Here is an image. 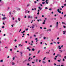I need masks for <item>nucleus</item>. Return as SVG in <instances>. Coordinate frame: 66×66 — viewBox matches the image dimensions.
<instances>
[{"label": "nucleus", "mask_w": 66, "mask_h": 66, "mask_svg": "<svg viewBox=\"0 0 66 66\" xmlns=\"http://www.w3.org/2000/svg\"><path fill=\"white\" fill-rule=\"evenodd\" d=\"M13 60H15V57H14L13 59Z\"/></svg>", "instance_id": "20"}, {"label": "nucleus", "mask_w": 66, "mask_h": 66, "mask_svg": "<svg viewBox=\"0 0 66 66\" xmlns=\"http://www.w3.org/2000/svg\"><path fill=\"white\" fill-rule=\"evenodd\" d=\"M28 29L27 28L26 29V31H28Z\"/></svg>", "instance_id": "40"}, {"label": "nucleus", "mask_w": 66, "mask_h": 66, "mask_svg": "<svg viewBox=\"0 0 66 66\" xmlns=\"http://www.w3.org/2000/svg\"><path fill=\"white\" fill-rule=\"evenodd\" d=\"M39 63H40L41 62V60H39Z\"/></svg>", "instance_id": "36"}, {"label": "nucleus", "mask_w": 66, "mask_h": 66, "mask_svg": "<svg viewBox=\"0 0 66 66\" xmlns=\"http://www.w3.org/2000/svg\"><path fill=\"white\" fill-rule=\"evenodd\" d=\"M66 14L64 15V17H66Z\"/></svg>", "instance_id": "29"}, {"label": "nucleus", "mask_w": 66, "mask_h": 66, "mask_svg": "<svg viewBox=\"0 0 66 66\" xmlns=\"http://www.w3.org/2000/svg\"><path fill=\"white\" fill-rule=\"evenodd\" d=\"M17 11H20V8H18L17 9Z\"/></svg>", "instance_id": "14"}, {"label": "nucleus", "mask_w": 66, "mask_h": 66, "mask_svg": "<svg viewBox=\"0 0 66 66\" xmlns=\"http://www.w3.org/2000/svg\"><path fill=\"white\" fill-rule=\"evenodd\" d=\"M57 39H59V37H57Z\"/></svg>", "instance_id": "61"}, {"label": "nucleus", "mask_w": 66, "mask_h": 66, "mask_svg": "<svg viewBox=\"0 0 66 66\" xmlns=\"http://www.w3.org/2000/svg\"><path fill=\"white\" fill-rule=\"evenodd\" d=\"M10 57V56H8L7 57V58H9Z\"/></svg>", "instance_id": "37"}, {"label": "nucleus", "mask_w": 66, "mask_h": 66, "mask_svg": "<svg viewBox=\"0 0 66 66\" xmlns=\"http://www.w3.org/2000/svg\"><path fill=\"white\" fill-rule=\"evenodd\" d=\"M34 26H32V28L33 29V28H34Z\"/></svg>", "instance_id": "32"}, {"label": "nucleus", "mask_w": 66, "mask_h": 66, "mask_svg": "<svg viewBox=\"0 0 66 66\" xmlns=\"http://www.w3.org/2000/svg\"><path fill=\"white\" fill-rule=\"evenodd\" d=\"M18 20L19 21H20V18H18Z\"/></svg>", "instance_id": "17"}, {"label": "nucleus", "mask_w": 66, "mask_h": 66, "mask_svg": "<svg viewBox=\"0 0 66 66\" xmlns=\"http://www.w3.org/2000/svg\"><path fill=\"white\" fill-rule=\"evenodd\" d=\"M57 44H60V42H57Z\"/></svg>", "instance_id": "38"}, {"label": "nucleus", "mask_w": 66, "mask_h": 66, "mask_svg": "<svg viewBox=\"0 0 66 66\" xmlns=\"http://www.w3.org/2000/svg\"><path fill=\"white\" fill-rule=\"evenodd\" d=\"M5 19H6V17H4L2 18V19H3V20H5Z\"/></svg>", "instance_id": "13"}, {"label": "nucleus", "mask_w": 66, "mask_h": 66, "mask_svg": "<svg viewBox=\"0 0 66 66\" xmlns=\"http://www.w3.org/2000/svg\"><path fill=\"white\" fill-rule=\"evenodd\" d=\"M29 56H31V54H29Z\"/></svg>", "instance_id": "27"}, {"label": "nucleus", "mask_w": 66, "mask_h": 66, "mask_svg": "<svg viewBox=\"0 0 66 66\" xmlns=\"http://www.w3.org/2000/svg\"><path fill=\"white\" fill-rule=\"evenodd\" d=\"M12 65H15V63L12 62Z\"/></svg>", "instance_id": "15"}, {"label": "nucleus", "mask_w": 66, "mask_h": 66, "mask_svg": "<svg viewBox=\"0 0 66 66\" xmlns=\"http://www.w3.org/2000/svg\"><path fill=\"white\" fill-rule=\"evenodd\" d=\"M30 58H31V57H29L28 59V60H29L30 59Z\"/></svg>", "instance_id": "47"}, {"label": "nucleus", "mask_w": 66, "mask_h": 66, "mask_svg": "<svg viewBox=\"0 0 66 66\" xmlns=\"http://www.w3.org/2000/svg\"><path fill=\"white\" fill-rule=\"evenodd\" d=\"M50 31V32H51V29H48L47 30V32H48V31Z\"/></svg>", "instance_id": "4"}, {"label": "nucleus", "mask_w": 66, "mask_h": 66, "mask_svg": "<svg viewBox=\"0 0 66 66\" xmlns=\"http://www.w3.org/2000/svg\"><path fill=\"white\" fill-rule=\"evenodd\" d=\"M55 55V53H54L53 54V55Z\"/></svg>", "instance_id": "31"}, {"label": "nucleus", "mask_w": 66, "mask_h": 66, "mask_svg": "<svg viewBox=\"0 0 66 66\" xmlns=\"http://www.w3.org/2000/svg\"><path fill=\"white\" fill-rule=\"evenodd\" d=\"M38 61V59H37L36 60V62H37V61Z\"/></svg>", "instance_id": "22"}, {"label": "nucleus", "mask_w": 66, "mask_h": 66, "mask_svg": "<svg viewBox=\"0 0 66 66\" xmlns=\"http://www.w3.org/2000/svg\"><path fill=\"white\" fill-rule=\"evenodd\" d=\"M42 17H44V16L43 15H42Z\"/></svg>", "instance_id": "48"}, {"label": "nucleus", "mask_w": 66, "mask_h": 66, "mask_svg": "<svg viewBox=\"0 0 66 66\" xmlns=\"http://www.w3.org/2000/svg\"><path fill=\"white\" fill-rule=\"evenodd\" d=\"M20 54L21 56H22V53L21 52H20Z\"/></svg>", "instance_id": "7"}, {"label": "nucleus", "mask_w": 66, "mask_h": 66, "mask_svg": "<svg viewBox=\"0 0 66 66\" xmlns=\"http://www.w3.org/2000/svg\"><path fill=\"white\" fill-rule=\"evenodd\" d=\"M63 34H65V32L64 31H63Z\"/></svg>", "instance_id": "23"}, {"label": "nucleus", "mask_w": 66, "mask_h": 66, "mask_svg": "<svg viewBox=\"0 0 66 66\" xmlns=\"http://www.w3.org/2000/svg\"><path fill=\"white\" fill-rule=\"evenodd\" d=\"M63 28H66V26H63Z\"/></svg>", "instance_id": "28"}, {"label": "nucleus", "mask_w": 66, "mask_h": 66, "mask_svg": "<svg viewBox=\"0 0 66 66\" xmlns=\"http://www.w3.org/2000/svg\"><path fill=\"white\" fill-rule=\"evenodd\" d=\"M44 39H46V37H44Z\"/></svg>", "instance_id": "26"}, {"label": "nucleus", "mask_w": 66, "mask_h": 66, "mask_svg": "<svg viewBox=\"0 0 66 66\" xmlns=\"http://www.w3.org/2000/svg\"><path fill=\"white\" fill-rule=\"evenodd\" d=\"M39 11H40L39 10H38V12H39Z\"/></svg>", "instance_id": "33"}, {"label": "nucleus", "mask_w": 66, "mask_h": 66, "mask_svg": "<svg viewBox=\"0 0 66 66\" xmlns=\"http://www.w3.org/2000/svg\"><path fill=\"white\" fill-rule=\"evenodd\" d=\"M0 62H3V60H1L0 61Z\"/></svg>", "instance_id": "24"}, {"label": "nucleus", "mask_w": 66, "mask_h": 66, "mask_svg": "<svg viewBox=\"0 0 66 66\" xmlns=\"http://www.w3.org/2000/svg\"><path fill=\"white\" fill-rule=\"evenodd\" d=\"M64 58L65 59H66V56L64 57Z\"/></svg>", "instance_id": "30"}, {"label": "nucleus", "mask_w": 66, "mask_h": 66, "mask_svg": "<svg viewBox=\"0 0 66 66\" xmlns=\"http://www.w3.org/2000/svg\"><path fill=\"white\" fill-rule=\"evenodd\" d=\"M27 65H28V66H29V63H28L27 64Z\"/></svg>", "instance_id": "62"}, {"label": "nucleus", "mask_w": 66, "mask_h": 66, "mask_svg": "<svg viewBox=\"0 0 66 66\" xmlns=\"http://www.w3.org/2000/svg\"><path fill=\"white\" fill-rule=\"evenodd\" d=\"M38 8L39 9V10H42V8H41L40 7H38Z\"/></svg>", "instance_id": "5"}, {"label": "nucleus", "mask_w": 66, "mask_h": 66, "mask_svg": "<svg viewBox=\"0 0 66 66\" xmlns=\"http://www.w3.org/2000/svg\"><path fill=\"white\" fill-rule=\"evenodd\" d=\"M63 45H62L61 46V48H63Z\"/></svg>", "instance_id": "45"}, {"label": "nucleus", "mask_w": 66, "mask_h": 66, "mask_svg": "<svg viewBox=\"0 0 66 66\" xmlns=\"http://www.w3.org/2000/svg\"><path fill=\"white\" fill-rule=\"evenodd\" d=\"M35 57V56H33V58H34Z\"/></svg>", "instance_id": "63"}, {"label": "nucleus", "mask_w": 66, "mask_h": 66, "mask_svg": "<svg viewBox=\"0 0 66 66\" xmlns=\"http://www.w3.org/2000/svg\"><path fill=\"white\" fill-rule=\"evenodd\" d=\"M11 27H14V26H13V25H11Z\"/></svg>", "instance_id": "44"}, {"label": "nucleus", "mask_w": 66, "mask_h": 66, "mask_svg": "<svg viewBox=\"0 0 66 66\" xmlns=\"http://www.w3.org/2000/svg\"><path fill=\"white\" fill-rule=\"evenodd\" d=\"M38 40H36V42H38Z\"/></svg>", "instance_id": "54"}, {"label": "nucleus", "mask_w": 66, "mask_h": 66, "mask_svg": "<svg viewBox=\"0 0 66 66\" xmlns=\"http://www.w3.org/2000/svg\"><path fill=\"white\" fill-rule=\"evenodd\" d=\"M40 5L41 6H43V5H42V4H40Z\"/></svg>", "instance_id": "52"}, {"label": "nucleus", "mask_w": 66, "mask_h": 66, "mask_svg": "<svg viewBox=\"0 0 66 66\" xmlns=\"http://www.w3.org/2000/svg\"><path fill=\"white\" fill-rule=\"evenodd\" d=\"M58 62H61V60H57Z\"/></svg>", "instance_id": "25"}, {"label": "nucleus", "mask_w": 66, "mask_h": 66, "mask_svg": "<svg viewBox=\"0 0 66 66\" xmlns=\"http://www.w3.org/2000/svg\"><path fill=\"white\" fill-rule=\"evenodd\" d=\"M33 17H32V16H30V15H29L28 16V18H32Z\"/></svg>", "instance_id": "3"}, {"label": "nucleus", "mask_w": 66, "mask_h": 66, "mask_svg": "<svg viewBox=\"0 0 66 66\" xmlns=\"http://www.w3.org/2000/svg\"><path fill=\"white\" fill-rule=\"evenodd\" d=\"M63 61H65V59H63Z\"/></svg>", "instance_id": "56"}, {"label": "nucleus", "mask_w": 66, "mask_h": 66, "mask_svg": "<svg viewBox=\"0 0 66 66\" xmlns=\"http://www.w3.org/2000/svg\"><path fill=\"white\" fill-rule=\"evenodd\" d=\"M42 63H43V64H45V63H46V62L44 61H42Z\"/></svg>", "instance_id": "16"}, {"label": "nucleus", "mask_w": 66, "mask_h": 66, "mask_svg": "<svg viewBox=\"0 0 66 66\" xmlns=\"http://www.w3.org/2000/svg\"><path fill=\"white\" fill-rule=\"evenodd\" d=\"M3 24H4V25H5V24H4V22H3Z\"/></svg>", "instance_id": "50"}, {"label": "nucleus", "mask_w": 66, "mask_h": 66, "mask_svg": "<svg viewBox=\"0 0 66 66\" xmlns=\"http://www.w3.org/2000/svg\"><path fill=\"white\" fill-rule=\"evenodd\" d=\"M4 36H5V34H4L3 35Z\"/></svg>", "instance_id": "57"}, {"label": "nucleus", "mask_w": 66, "mask_h": 66, "mask_svg": "<svg viewBox=\"0 0 66 66\" xmlns=\"http://www.w3.org/2000/svg\"><path fill=\"white\" fill-rule=\"evenodd\" d=\"M40 52V50L38 51V52L37 53V54H38L39 52Z\"/></svg>", "instance_id": "9"}, {"label": "nucleus", "mask_w": 66, "mask_h": 66, "mask_svg": "<svg viewBox=\"0 0 66 66\" xmlns=\"http://www.w3.org/2000/svg\"><path fill=\"white\" fill-rule=\"evenodd\" d=\"M32 38V36H30V38L31 39V38Z\"/></svg>", "instance_id": "43"}, {"label": "nucleus", "mask_w": 66, "mask_h": 66, "mask_svg": "<svg viewBox=\"0 0 66 66\" xmlns=\"http://www.w3.org/2000/svg\"><path fill=\"white\" fill-rule=\"evenodd\" d=\"M43 24H45V22H43Z\"/></svg>", "instance_id": "53"}, {"label": "nucleus", "mask_w": 66, "mask_h": 66, "mask_svg": "<svg viewBox=\"0 0 66 66\" xmlns=\"http://www.w3.org/2000/svg\"><path fill=\"white\" fill-rule=\"evenodd\" d=\"M37 21H38V22H39V21H42V20L41 19H39V20H37Z\"/></svg>", "instance_id": "12"}, {"label": "nucleus", "mask_w": 66, "mask_h": 66, "mask_svg": "<svg viewBox=\"0 0 66 66\" xmlns=\"http://www.w3.org/2000/svg\"><path fill=\"white\" fill-rule=\"evenodd\" d=\"M48 62H50V60H48Z\"/></svg>", "instance_id": "58"}, {"label": "nucleus", "mask_w": 66, "mask_h": 66, "mask_svg": "<svg viewBox=\"0 0 66 66\" xmlns=\"http://www.w3.org/2000/svg\"><path fill=\"white\" fill-rule=\"evenodd\" d=\"M46 57H45L43 59V61H45V59H46Z\"/></svg>", "instance_id": "11"}, {"label": "nucleus", "mask_w": 66, "mask_h": 66, "mask_svg": "<svg viewBox=\"0 0 66 66\" xmlns=\"http://www.w3.org/2000/svg\"><path fill=\"white\" fill-rule=\"evenodd\" d=\"M32 51H34L35 50V49H34V48H32Z\"/></svg>", "instance_id": "18"}, {"label": "nucleus", "mask_w": 66, "mask_h": 66, "mask_svg": "<svg viewBox=\"0 0 66 66\" xmlns=\"http://www.w3.org/2000/svg\"><path fill=\"white\" fill-rule=\"evenodd\" d=\"M56 66H60V65H57Z\"/></svg>", "instance_id": "64"}, {"label": "nucleus", "mask_w": 66, "mask_h": 66, "mask_svg": "<svg viewBox=\"0 0 66 66\" xmlns=\"http://www.w3.org/2000/svg\"><path fill=\"white\" fill-rule=\"evenodd\" d=\"M10 51H12V49H10Z\"/></svg>", "instance_id": "55"}, {"label": "nucleus", "mask_w": 66, "mask_h": 66, "mask_svg": "<svg viewBox=\"0 0 66 66\" xmlns=\"http://www.w3.org/2000/svg\"><path fill=\"white\" fill-rule=\"evenodd\" d=\"M49 52H50V50L48 51V52H46V53L47 54H49Z\"/></svg>", "instance_id": "6"}, {"label": "nucleus", "mask_w": 66, "mask_h": 66, "mask_svg": "<svg viewBox=\"0 0 66 66\" xmlns=\"http://www.w3.org/2000/svg\"><path fill=\"white\" fill-rule=\"evenodd\" d=\"M45 9H48V8H47V7H45Z\"/></svg>", "instance_id": "35"}, {"label": "nucleus", "mask_w": 66, "mask_h": 66, "mask_svg": "<svg viewBox=\"0 0 66 66\" xmlns=\"http://www.w3.org/2000/svg\"><path fill=\"white\" fill-rule=\"evenodd\" d=\"M37 2H36V1H35V2H34L35 3H36Z\"/></svg>", "instance_id": "60"}, {"label": "nucleus", "mask_w": 66, "mask_h": 66, "mask_svg": "<svg viewBox=\"0 0 66 66\" xmlns=\"http://www.w3.org/2000/svg\"><path fill=\"white\" fill-rule=\"evenodd\" d=\"M57 11L58 12H59V13H61V11H60V10L59 9H57Z\"/></svg>", "instance_id": "1"}, {"label": "nucleus", "mask_w": 66, "mask_h": 66, "mask_svg": "<svg viewBox=\"0 0 66 66\" xmlns=\"http://www.w3.org/2000/svg\"><path fill=\"white\" fill-rule=\"evenodd\" d=\"M29 51H31V49L29 48Z\"/></svg>", "instance_id": "34"}, {"label": "nucleus", "mask_w": 66, "mask_h": 66, "mask_svg": "<svg viewBox=\"0 0 66 66\" xmlns=\"http://www.w3.org/2000/svg\"><path fill=\"white\" fill-rule=\"evenodd\" d=\"M63 51H61V53L62 52H63Z\"/></svg>", "instance_id": "59"}, {"label": "nucleus", "mask_w": 66, "mask_h": 66, "mask_svg": "<svg viewBox=\"0 0 66 66\" xmlns=\"http://www.w3.org/2000/svg\"><path fill=\"white\" fill-rule=\"evenodd\" d=\"M64 6H66V4H64Z\"/></svg>", "instance_id": "39"}, {"label": "nucleus", "mask_w": 66, "mask_h": 66, "mask_svg": "<svg viewBox=\"0 0 66 66\" xmlns=\"http://www.w3.org/2000/svg\"><path fill=\"white\" fill-rule=\"evenodd\" d=\"M60 47V46H58V48H59V49H62L61 47Z\"/></svg>", "instance_id": "10"}, {"label": "nucleus", "mask_w": 66, "mask_h": 66, "mask_svg": "<svg viewBox=\"0 0 66 66\" xmlns=\"http://www.w3.org/2000/svg\"><path fill=\"white\" fill-rule=\"evenodd\" d=\"M56 27H58V26L59 25V22H56Z\"/></svg>", "instance_id": "2"}, {"label": "nucleus", "mask_w": 66, "mask_h": 66, "mask_svg": "<svg viewBox=\"0 0 66 66\" xmlns=\"http://www.w3.org/2000/svg\"><path fill=\"white\" fill-rule=\"evenodd\" d=\"M32 64H34V62H32Z\"/></svg>", "instance_id": "49"}, {"label": "nucleus", "mask_w": 66, "mask_h": 66, "mask_svg": "<svg viewBox=\"0 0 66 66\" xmlns=\"http://www.w3.org/2000/svg\"><path fill=\"white\" fill-rule=\"evenodd\" d=\"M62 8H63V7H64V6H61Z\"/></svg>", "instance_id": "51"}, {"label": "nucleus", "mask_w": 66, "mask_h": 66, "mask_svg": "<svg viewBox=\"0 0 66 66\" xmlns=\"http://www.w3.org/2000/svg\"><path fill=\"white\" fill-rule=\"evenodd\" d=\"M15 22L17 23V22H18V21H17V20H15Z\"/></svg>", "instance_id": "21"}, {"label": "nucleus", "mask_w": 66, "mask_h": 66, "mask_svg": "<svg viewBox=\"0 0 66 66\" xmlns=\"http://www.w3.org/2000/svg\"><path fill=\"white\" fill-rule=\"evenodd\" d=\"M30 6V4H28L27 5V7H28V6Z\"/></svg>", "instance_id": "8"}, {"label": "nucleus", "mask_w": 66, "mask_h": 66, "mask_svg": "<svg viewBox=\"0 0 66 66\" xmlns=\"http://www.w3.org/2000/svg\"><path fill=\"white\" fill-rule=\"evenodd\" d=\"M45 3V2H43L42 3V4H44Z\"/></svg>", "instance_id": "19"}, {"label": "nucleus", "mask_w": 66, "mask_h": 66, "mask_svg": "<svg viewBox=\"0 0 66 66\" xmlns=\"http://www.w3.org/2000/svg\"><path fill=\"white\" fill-rule=\"evenodd\" d=\"M37 14H38V15H39V13L38 12V13H37Z\"/></svg>", "instance_id": "46"}, {"label": "nucleus", "mask_w": 66, "mask_h": 66, "mask_svg": "<svg viewBox=\"0 0 66 66\" xmlns=\"http://www.w3.org/2000/svg\"><path fill=\"white\" fill-rule=\"evenodd\" d=\"M35 19H37V17H35Z\"/></svg>", "instance_id": "41"}, {"label": "nucleus", "mask_w": 66, "mask_h": 66, "mask_svg": "<svg viewBox=\"0 0 66 66\" xmlns=\"http://www.w3.org/2000/svg\"><path fill=\"white\" fill-rule=\"evenodd\" d=\"M60 19H62V18H62V17H60Z\"/></svg>", "instance_id": "42"}]
</instances>
